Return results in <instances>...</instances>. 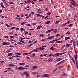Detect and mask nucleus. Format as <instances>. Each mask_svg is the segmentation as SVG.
Segmentation results:
<instances>
[{"mask_svg": "<svg viewBox=\"0 0 78 78\" xmlns=\"http://www.w3.org/2000/svg\"><path fill=\"white\" fill-rule=\"evenodd\" d=\"M16 69L17 70H25V69H27V68H24L22 66H20L19 67H16Z\"/></svg>", "mask_w": 78, "mask_h": 78, "instance_id": "obj_1", "label": "nucleus"}, {"mask_svg": "<svg viewBox=\"0 0 78 78\" xmlns=\"http://www.w3.org/2000/svg\"><path fill=\"white\" fill-rule=\"evenodd\" d=\"M66 53V52H62L60 53H57L54 55V57H57V56H59L60 55H63L64 54H65V53Z\"/></svg>", "mask_w": 78, "mask_h": 78, "instance_id": "obj_2", "label": "nucleus"}, {"mask_svg": "<svg viewBox=\"0 0 78 78\" xmlns=\"http://www.w3.org/2000/svg\"><path fill=\"white\" fill-rule=\"evenodd\" d=\"M71 2H74V3L73 2H71V4L72 5H73V6H75L76 5L77 6H78V4H76V3H75V2L74 1H73V0H70Z\"/></svg>", "mask_w": 78, "mask_h": 78, "instance_id": "obj_3", "label": "nucleus"}, {"mask_svg": "<svg viewBox=\"0 0 78 78\" xmlns=\"http://www.w3.org/2000/svg\"><path fill=\"white\" fill-rule=\"evenodd\" d=\"M2 44L4 45H8L9 44V43H8V42H3Z\"/></svg>", "mask_w": 78, "mask_h": 78, "instance_id": "obj_4", "label": "nucleus"}, {"mask_svg": "<svg viewBox=\"0 0 78 78\" xmlns=\"http://www.w3.org/2000/svg\"><path fill=\"white\" fill-rule=\"evenodd\" d=\"M75 58L76 61V63H78V61H77V60H78V57L77 56V55H75Z\"/></svg>", "mask_w": 78, "mask_h": 78, "instance_id": "obj_5", "label": "nucleus"}, {"mask_svg": "<svg viewBox=\"0 0 78 78\" xmlns=\"http://www.w3.org/2000/svg\"><path fill=\"white\" fill-rule=\"evenodd\" d=\"M12 55H14L13 53H9L8 54L7 56H12Z\"/></svg>", "mask_w": 78, "mask_h": 78, "instance_id": "obj_6", "label": "nucleus"}, {"mask_svg": "<svg viewBox=\"0 0 78 78\" xmlns=\"http://www.w3.org/2000/svg\"><path fill=\"white\" fill-rule=\"evenodd\" d=\"M48 76V74H44L42 76V77H47V76Z\"/></svg>", "mask_w": 78, "mask_h": 78, "instance_id": "obj_7", "label": "nucleus"}, {"mask_svg": "<svg viewBox=\"0 0 78 78\" xmlns=\"http://www.w3.org/2000/svg\"><path fill=\"white\" fill-rule=\"evenodd\" d=\"M33 68L32 69V70H35L36 69H37V66H33Z\"/></svg>", "mask_w": 78, "mask_h": 78, "instance_id": "obj_8", "label": "nucleus"}, {"mask_svg": "<svg viewBox=\"0 0 78 78\" xmlns=\"http://www.w3.org/2000/svg\"><path fill=\"white\" fill-rule=\"evenodd\" d=\"M70 39V37H66L65 38V41H67V40L68 39Z\"/></svg>", "mask_w": 78, "mask_h": 78, "instance_id": "obj_9", "label": "nucleus"}, {"mask_svg": "<svg viewBox=\"0 0 78 78\" xmlns=\"http://www.w3.org/2000/svg\"><path fill=\"white\" fill-rule=\"evenodd\" d=\"M70 45H71V44H68L66 45V47L69 48L70 47Z\"/></svg>", "mask_w": 78, "mask_h": 78, "instance_id": "obj_10", "label": "nucleus"}, {"mask_svg": "<svg viewBox=\"0 0 78 78\" xmlns=\"http://www.w3.org/2000/svg\"><path fill=\"white\" fill-rule=\"evenodd\" d=\"M19 65H20L21 66H25V63H21L19 64Z\"/></svg>", "mask_w": 78, "mask_h": 78, "instance_id": "obj_11", "label": "nucleus"}, {"mask_svg": "<svg viewBox=\"0 0 78 78\" xmlns=\"http://www.w3.org/2000/svg\"><path fill=\"white\" fill-rule=\"evenodd\" d=\"M50 49L51 50L53 51V50H55V48L51 47L50 48Z\"/></svg>", "mask_w": 78, "mask_h": 78, "instance_id": "obj_12", "label": "nucleus"}, {"mask_svg": "<svg viewBox=\"0 0 78 78\" xmlns=\"http://www.w3.org/2000/svg\"><path fill=\"white\" fill-rule=\"evenodd\" d=\"M62 41H56L55 42V43H56V44H58V43H62Z\"/></svg>", "mask_w": 78, "mask_h": 78, "instance_id": "obj_13", "label": "nucleus"}, {"mask_svg": "<svg viewBox=\"0 0 78 78\" xmlns=\"http://www.w3.org/2000/svg\"><path fill=\"white\" fill-rule=\"evenodd\" d=\"M37 73L35 72H33L32 73V74H33V75H37Z\"/></svg>", "mask_w": 78, "mask_h": 78, "instance_id": "obj_14", "label": "nucleus"}, {"mask_svg": "<svg viewBox=\"0 0 78 78\" xmlns=\"http://www.w3.org/2000/svg\"><path fill=\"white\" fill-rule=\"evenodd\" d=\"M9 66L11 67H13L14 66H16V65H14L13 64H9Z\"/></svg>", "mask_w": 78, "mask_h": 78, "instance_id": "obj_15", "label": "nucleus"}, {"mask_svg": "<svg viewBox=\"0 0 78 78\" xmlns=\"http://www.w3.org/2000/svg\"><path fill=\"white\" fill-rule=\"evenodd\" d=\"M1 6L3 8H5V7L4 6V5H3V2H2L1 3Z\"/></svg>", "mask_w": 78, "mask_h": 78, "instance_id": "obj_16", "label": "nucleus"}, {"mask_svg": "<svg viewBox=\"0 0 78 78\" xmlns=\"http://www.w3.org/2000/svg\"><path fill=\"white\" fill-rule=\"evenodd\" d=\"M54 32L55 33H57L58 31V30H54Z\"/></svg>", "mask_w": 78, "mask_h": 78, "instance_id": "obj_17", "label": "nucleus"}, {"mask_svg": "<svg viewBox=\"0 0 78 78\" xmlns=\"http://www.w3.org/2000/svg\"><path fill=\"white\" fill-rule=\"evenodd\" d=\"M61 60V58H58L56 60V61H60Z\"/></svg>", "mask_w": 78, "mask_h": 78, "instance_id": "obj_18", "label": "nucleus"}, {"mask_svg": "<svg viewBox=\"0 0 78 78\" xmlns=\"http://www.w3.org/2000/svg\"><path fill=\"white\" fill-rule=\"evenodd\" d=\"M54 42H55L54 40H53V41H50L49 42V43H50V44H51L52 43H54Z\"/></svg>", "mask_w": 78, "mask_h": 78, "instance_id": "obj_19", "label": "nucleus"}, {"mask_svg": "<svg viewBox=\"0 0 78 78\" xmlns=\"http://www.w3.org/2000/svg\"><path fill=\"white\" fill-rule=\"evenodd\" d=\"M64 61H65V60L62 61L61 62H59V64H62V63H63V62H64Z\"/></svg>", "mask_w": 78, "mask_h": 78, "instance_id": "obj_20", "label": "nucleus"}, {"mask_svg": "<svg viewBox=\"0 0 78 78\" xmlns=\"http://www.w3.org/2000/svg\"><path fill=\"white\" fill-rule=\"evenodd\" d=\"M29 75H30V74L29 73H28L27 74H26V78H27V77H28L29 76Z\"/></svg>", "mask_w": 78, "mask_h": 78, "instance_id": "obj_21", "label": "nucleus"}, {"mask_svg": "<svg viewBox=\"0 0 78 78\" xmlns=\"http://www.w3.org/2000/svg\"><path fill=\"white\" fill-rule=\"evenodd\" d=\"M20 42H22V43H23V44H25V42L22 40H20Z\"/></svg>", "mask_w": 78, "mask_h": 78, "instance_id": "obj_22", "label": "nucleus"}, {"mask_svg": "<svg viewBox=\"0 0 78 78\" xmlns=\"http://www.w3.org/2000/svg\"><path fill=\"white\" fill-rule=\"evenodd\" d=\"M53 37H55V36L49 37V39H52V38H53Z\"/></svg>", "mask_w": 78, "mask_h": 78, "instance_id": "obj_23", "label": "nucleus"}, {"mask_svg": "<svg viewBox=\"0 0 78 78\" xmlns=\"http://www.w3.org/2000/svg\"><path fill=\"white\" fill-rule=\"evenodd\" d=\"M20 31H25V29H23V28H20Z\"/></svg>", "mask_w": 78, "mask_h": 78, "instance_id": "obj_24", "label": "nucleus"}, {"mask_svg": "<svg viewBox=\"0 0 78 78\" xmlns=\"http://www.w3.org/2000/svg\"><path fill=\"white\" fill-rule=\"evenodd\" d=\"M28 73V72H24V75H27V74H28V73Z\"/></svg>", "mask_w": 78, "mask_h": 78, "instance_id": "obj_25", "label": "nucleus"}, {"mask_svg": "<svg viewBox=\"0 0 78 78\" xmlns=\"http://www.w3.org/2000/svg\"><path fill=\"white\" fill-rule=\"evenodd\" d=\"M16 55H22V54L20 52L16 53Z\"/></svg>", "mask_w": 78, "mask_h": 78, "instance_id": "obj_26", "label": "nucleus"}, {"mask_svg": "<svg viewBox=\"0 0 78 78\" xmlns=\"http://www.w3.org/2000/svg\"><path fill=\"white\" fill-rule=\"evenodd\" d=\"M23 55H29V54H28L27 53H23Z\"/></svg>", "mask_w": 78, "mask_h": 78, "instance_id": "obj_27", "label": "nucleus"}, {"mask_svg": "<svg viewBox=\"0 0 78 78\" xmlns=\"http://www.w3.org/2000/svg\"><path fill=\"white\" fill-rule=\"evenodd\" d=\"M16 19H17L18 20H20V19H21L20 18H18L17 17H16Z\"/></svg>", "mask_w": 78, "mask_h": 78, "instance_id": "obj_28", "label": "nucleus"}, {"mask_svg": "<svg viewBox=\"0 0 78 78\" xmlns=\"http://www.w3.org/2000/svg\"><path fill=\"white\" fill-rule=\"evenodd\" d=\"M72 59L73 62H74V64H75V60H74V59L73 58H72Z\"/></svg>", "mask_w": 78, "mask_h": 78, "instance_id": "obj_29", "label": "nucleus"}, {"mask_svg": "<svg viewBox=\"0 0 78 78\" xmlns=\"http://www.w3.org/2000/svg\"><path fill=\"white\" fill-rule=\"evenodd\" d=\"M33 43L31 44H30L28 46V47H30L31 46V45H33Z\"/></svg>", "mask_w": 78, "mask_h": 78, "instance_id": "obj_30", "label": "nucleus"}, {"mask_svg": "<svg viewBox=\"0 0 78 78\" xmlns=\"http://www.w3.org/2000/svg\"><path fill=\"white\" fill-rule=\"evenodd\" d=\"M60 36V34H57L56 35H55V36L56 37H58V36Z\"/></svg>", "mask_w": 78, "mask_h": 78, "instance_id": "obj_31", "label": "nucleus"}, {"mask_svg": "<svg viewBox=\"0 0 78 78\" xmlns=\"http://www.w3.org/2000/svg\"><path fill=\"white\" fill-rule=\"evenodd\" d=\"M45 24H48L49 23V21H47L45 23Z\"/></svg>", "mask_w": 78, "mask_h": 78, "instance_id": "obj_32", "label": "nucleus"}, {"mask_svg": "<svg viewBox=\"0 0 78 78\" xmlns=\"http://www.w3.org/2000/svg\"><path fill=\"white\" fill-rule=\"evenodd\" d=\"M64 75H65L66 76H67V75L66 73H64V75H62V76H64Z\"/></svg>", "mask_w": 78, "mask_h": 78, "instance_id": "obj_33", "label": "nucleus"}, {"mask_svg": "<svg viewBox=\"0 0 78 78\" xmlns=\"http://www.w3.org/2000/svg\"><path fill=\"white\" fill-rule=\"evenodd\" d=\"M26 23L25 22H23V23H20L21 25H24V24Z\"/></svg>", "mask_w": 78, "mask_h": 78, "instance_id": "obj_34", "label": "nucleus"}, {"mask_svg": "<svg viewBox=\"0 0 78 78\" xmlns=\"http://www.w3.org/2000/svg\"><path fill=\"white\" fill-rule=\"evenodd\" d=\"M16 28V27H12L10 28V30H12L13 29H15Z\"/></svg>", "mask_w": 78, "mask_h": 78, "instance_id": "obj_35", "label": "nucleus"}, {"mask_svg": "<svg viewBox=\"0 0 78 78\" xmlns=\"http://www.w3.org/2000/svg\"><path fill=\"white\" fill-rule=\"evenodd\" d=\"M5 4L7 6H9V5H8V3L6 2H5Z\"/></svg>", "mask_w": 78, "mask_h": 78, "instance_id": "obj_36", "label": "nucleus"}, {"mask_svg": "<svg viewBox=\"0 0 78 78\" xmlns=\"http://www.w3.org/2000/svg\"><path fill=\"white\" fill-rule=\"evenodd\" d=\"M36 15L38 16L37 17H41V15L38 14H36Z\"/></svg>", "mask_w": 78, "mask_h": 78, "instance_id": "obj_37", "label": "nucleus"}, {"mask_svg": "<svg viewBox=\"0 0 78 78\" xmlns=\"http://www.w3.org/2000/svg\"><path fill=\"white\" fill-rule=\"evenodd\" d=\"M5 25H6V26L7 27H10V26H9V25L7 24H5Z\"/></svg>", "mask_w": 78, "mask_h": 78, "instance_id": "obj_38", "label": "nucleus"}, {"mask_svg": "<svg viewBox=\"0 0 78 78\" xmlns=\"http://www.w3.org/2000/svg\"><path fill=\"white\" fill-rule=\"evenodd\" d=\"M37 49L38 50H41V48H37Z\"/></svg>", "mask_w": 78, "mask_h": 78, "instance_id": "obj_39", "label": "nucleus"}, {"mask_svg": "<svg viewBox=\"0 0 78 78\" xmlns=\"http://www.w3.org/2000/svg\"><path fill=\"white\" fill-rule=\"evenodd\" d=\"M7 70H11V68H6Z\"/></svg>", "mask_w": 78, "mask_h": 78, "instance_id": "obj_40", "label": "nucleus"}, {"mask_svg": "<svg viewBox=\"0 0 78 78\" xmlns=\"http://www.w3.org/2000/svg\"><path fill=\"white\" fill-rule=\"evenodd\" d=\"M27 3H31V1L30 0H27Z\"/></svg>", "mask_w": 78, "mask_h": 78, "instance_id": "obj_41", "label": "nucleus"}, {"mask_svg": "<svg viewBox=\"0 0 78 78\" xmlns=\"http://www.w3.org/2000/svg\"><path fill=\"white\" fill-rule=\"evenodd\" d=\"M25 31V34H27L28 33V32H27V31Z\"/></svg>", "mask_w": 78, "mask_h": 78, "instance_id": "obj_42", "label": "nucleus"}, {"mask_svg": "<svg viewBox=\"0 0 78 78\" xmlns=\"http://www.w3.org/2000/svg\"><path fill=\"white\" fill-rule=\"evenodd\" d=\"M52 61V59L49 58V62H51Z\"/></svg>", "mask_w": 78, "mask_h": 78, "instance_id": "obj_43", "label": "nucleus"}, {"mask_svg": "<svg viewBox=\"0 0 78 78\" xmlns=\"http://www.w3.org/2000/svg\"><path fill=\"white\" fill-rule=\"evenodd\" d=\"M67 34H70V32L68 31L66 33Z\"/></svg>", "mask_w": 78, "mask_h": 78, "instance_id": "obj_44", "label": "nucleus"}, {"mask_svg": "<svg viewBox=\"0 0 78 78\" xmlns=\"http://www.w3.org/2000/svg\"><path fill=\"white\" fill-rule=\"evenodd\" d=\"M45 47H46V46H45V45H44V46H42L41 47V48H45Z\"/></svg>", "mask_w": 78, "mask_h": 78, "instance_id": "obj_45", "label": "nucleus"}, {"mask_svg": "<svg viewBox=\"0 0 78 78\" xmlns=\"http://www.w3.org/2000/svg\"><path fill=\"white\" fill-rule=\"evenodd\" d=\"M53 30H54V29L49 30V32H50V31H53Z\"/></svg>", "mask_w": 78, "mask_h": 78, "instance_id": "obj_46", "label": "nucleus"}, {"mask_svg": "<svg viewBox=\"0 0 78 78\" xmlns=\"http://www.w3.org/2000/svg\"><path fill=\"white\" fill-rule=\"evenodd\" d=\"M59 23V21H56L55 23V24H57V23Z\"/></svg>", "mask_w": 78, "mask_h": 78, "instance_id": "obj_47", "label": "nucleus"}, {"mask_svg": "<svg viewBox=\"0 0 78 78\" xmlns=\"http://www.w3.org/2000/svg\"><path fill=\"white\" fill-rule=\"evenodd\" d=\"M74 41H75V40H74L73 39L70 42L71 43H72V42H74Z\"/></svg>", "mask_w": 78, "mask_h": 78, "instance_id": "obj_48", "label": "nucleus"}, {"mask_svg": "<svg viewBox=\"0 0 78 78\" xmlns=\"http://www.w3.org/2000/svg\"><path fill=\"white\" fill-rule=\"evenodd\" d=\"M66 25V23H65L62 25V27H63V26H65V25Z\"/></svg>", "mask_w": 78, "mask_h": 78, "instance_id": "obj_49", "label": "nucleus"}, {"mask_svg": "<svg viewBox=\"0 0 78 78\" xmlns=\"http://www.w3.org/2000/svg\"><path fill=\"white\" fill-rule=\"evenodd\" d=\"M53 56V55L52 54H49V56H50V57Z\"/></svg>", "mask_w": 78, "mask_h": 78, "instance_id": "obj_50", "label": "nucleus"}, {"mask_svg": "<svg viewBox=\"0 0 78 78\" xmlns=\"http://www.w3.org/2000/svg\"><path fill=\"white\" fill-rule=\"evenodd\" d=\"M25 67H29V65H26V66H25Z\"/></svg>", "mask_w": 78, "mask_h": 78, "instance_id": "obj_51", "label": "nucleus"}, {"mask_svg": "<svg viewBox=\"0 0 78 78\" xmlns=\"http://www.w3.org/2000/svg\"><path fill=\"white\" fill-rule=\"evenodd\" d=\"M18 43L19 44H20V45H23V44H22V43H21L20 42H19Z\"/></svg>", "mask_w": 78, "mask_h": 78, "instance_id": "obj_52", "label": "nucleus"}, {"mask_svg": "<svg viewBox=\"0 0 78 78\" xmlns=\"http://www.w3.org/2000/svg\"><path fill=\"white\" fill-rule=\"evenodd\" d=\"M10 37L11 38H14V36H10Z\"/></svg>", "mask_w": 78, "mask_h": 78, "instance_id": "obj_53", "label": "nucleus"}, {"mask_svg": "<svg viewBox=\"0 0 78 78\" xmlns=\"http://www.w3.org/2000/svg\"><path fill=\"white\" fill-rule=\"evenodd\" d=\"M46 33H49V30H47V31H46Z\"/></svg>", "mask_w": 78, "mask_h": 78, "instance_id": "obj_54", "label": "nucleus"}, {"mask_svg": "<svg viewBox=\"0 0 78 78\" xmlns=\"http://www.w3.org/2000/svg\"><path fill=\"white\" fill-rule=\"evenodd\" d=\"M37 30H40V28L39 26H38L37 27Z\"/></svg>", "mask_w": 78, "mask_h": 78, "instance_id": "obj_55", "label": "nucleus"}, {"mask_svg": "<svg viewBox=\"0 0 78 78\" xmlns=\"http://www.w3.org/2000/svg\"><path fill=\"white\" fill-rule=\"evenodd\" d=\"M20 39L21 40H23V41H24V40H23V38L22 37H20Z\"/></svg>", "mask_w": 78, "mask_h": 78, "instance_id": "obj_56", "label": "nucleus"}, {"mask_svg": "<svg viewBox=\"0 0 78 78\" xmlns=\"http://www.w3.org/2000/svg\"><path fill=\"white\" fill-rule=\"evenodd\" d=\"M59 39H60V38H59V39H56V40H54V42H55V41H58V40H59Z\"/></svg>", "mask_w": 78, "mask_h": 78, "instance_id": "obj_57", "label": "nucleus"}, {"mask_svg": "<svg viewBox=\"0 0 78 78\" xmlns=\"http://www.w3.org/2000/svg\"><path fill=\"white\" fill-rule=\"evenodd\" d=\"M41 17H42V18H44L45 17V16H43L42 15H41Z\"/></svg>", "mask_w": 78, "mask_h": 78, "instance_id": "obj_58", "label": "nucleus"}, {"mask_svg": "<svg viewBox=\"0 0 78 78\" xmlns=\"http://www.w3.org/2000/svg\"><path fill=\"white\" fill-rule=\"evenodd\" d=\"M12 58H12V57H10L9 58V59H12Z\"/></svg>", "mask_w": 78, "mask_h": 78, "instance_id": "obj_59", "label": "nucleus"}, {"mask_svg": "<svg viewBox=\"0 0 78 78\" xmlns=\"http://www.w3.org/2000/svg\"><path fill=\"white\" fill-rule=\"evenodd\" d=\"M71 26H72V24H69L68 25V27H71Z\"/></svg>", "mask_w": 78, "mask_h": 78, "instance_id": "obj_60", "label": "nucleus"}, {"mask_svg": "<svg viewBox=\"0 0 78 78\" xmlns=\"http://www.w3.org/2000/svg\"><path fill=\"white\" fill-rule=\"evenodd\" d=\"M26 58L27 59H30V58L29 57H26Z\"/></svg>", "mask_w": 78, "mask_h": 78, "instance_id": "obj_61", "label": "nucleus"}, {"mask_svg": "<svg viewBox=\"0 0 78 78\" xmlns=\"http://www.w3.org/2000/svg\"><path fill=\"white\" fill-rule=\"evenodd\" d=\"M73 45L74 46V48H75V46H76L75 44H73Z\"/></svg>", "mask_w": 78, "mask_h": 78, "instance_id": "obj_62", "label": "nucleus"}, {"mask_svg": "<svg viewBox=\"0 0 78 78\" xmlns=\"http://www.w3.org/2000/svg\"><path fill=\"white\" fill-rule=\"evenodd\" d=\"M40 76L39 75H37V77H39Z\"/></svg>", "mask_w": 78, "mask_h": 78, "instance_id": "obj_63", "label": "nucleus"}, {"mask_svg": "<svg viewBox=\"0 0 78 78\" xmlns=\"http://www.w3.org/2000/svg\"><path fill=\"white\" fill-rule=\"evenodd\" d=\"M30 13H31V14H34V12H30Z\"/></svg>", "mask_w": 78, "mask_h": 78, "instance_id": "obj_64", "label": "nucleus"}]
</instances>
